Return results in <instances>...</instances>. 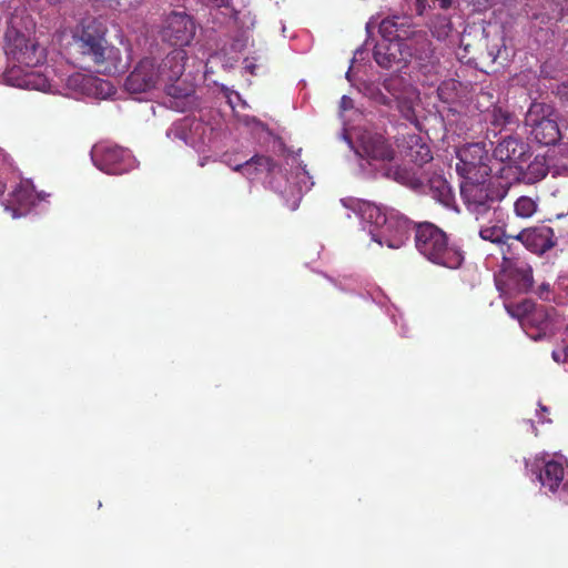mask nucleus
<instances>
[{
  "instance_id": "1",
  "label": "nucleus",
  "mask_w": 568,
  "mask_h": 568,
  "mask_svg": "<svg viewBox=\"0 0 568 568\" xmlns=\"http://www.w3.org/2000/svg\"><path fill=\"white\" fill-rule=\"evenodd\" d=\"M185 60L186 53L182 49L172 50L160 61L144 58L126 77L124 88L130 94L148 93L162 88L175 100L189 98L194 90L190 83L181 80Z\"/></svg>"
},
{
  "instance_id": "2",
  "label": "nucleus",
  "mask_w": 568,
  "mask_h": 568,
  "mask_svg": "<svg viewBox=\"0 0 568 568\" xmlns=\"http://www.w3.org/2000/svg\"><path fill=\"white\" fill-rule=\"evenodd\" d=\"M6 54L17 63L3 72L7 84L38 91H47L50 88L47 77L33 70L45 58L43 49L34 40L16 29L8 30Z\"/></svg>"
},
{
  "instance_id": "3",
  "label": "nucleus",
  "mask_w": 568,
  "mask_h": 568,
  "mask_svg": "<svg viewBox=\"0 0 568 568\" xmlns=\"http://www.w3.org/2000/svg\"><path fill=\"white\" fill-rule=\"evenodd\" d=\"M417 251L434 264L456 270L464 262V252L449 243L447 234L430 222L414 224Z\"/></svg>"
},
{
  "instance_id": "4",
  "label": "nucleus",
  "mask_w": 568,
  "mask_h": 568,
  "mask_svg": "<svg viewBox=\"0 0 568 568\" xmlns=\"http://www.w3.org/2000/svg\"><path fill=\"white\" fill-rule=\"evenodd\" d=\"M460 194L468 211L480 222L481 216L501 214L499 202L506 196L507 187L493 179L474 178L464 180Z\"/></svg>"
},
{
  "instance_id": "5",
  "label": "nucleus",
  "mask_w": 568,
  "mask_h": 568,
  "mask_svg": "<svg viewBox=\"0 0 568 568\" xmlns=\"http://www.w3.org/2000/svg\"><path fill=\"white\" fill-rule=\"evenodd\" d=\"M75 42L85 57L93 62L98 72L115 73L120 72L125 64L122 62L120 50L106 45L104 32L99 28L95 21H90L82 27L81 33Z\"/></svg>"
},
{
  "instance_id": "6",
  "label": "nucleus",
  "mask_w": 568,
  "mask_h": 568,
  "mask_svg": "<svg viewBox=\"0 0 568 568\" xmlns=\"http://www.w3.org/2000/svg\"><path fill=\"white\" fill-rule=\"evenodd\" d=\"M505 310L513 318L519 321L523 329L534 341L541 339L554 329L556 316L554 307L524 300L519 303H506Z\"/></svg>"
},
{
  "instance_id": "7",
  "label": "nucleus",
  "mask_w": 568,
  "mask_h": 568,
  "mask_svg": "<svg viewBox=\"0 0 568 568\" xmlns=\"http://www.w3.org/2000/svg\"><path fill=\"white\" fill-rule=\"evenodd\" d=\"M532 139L541 145H552L560 139L558 113L545 102H532L525 116Z\"/></svg>"
},
{
  "instance_id": "8",
  "label": "nucleus",
  "mask_w": 568,
  "mask_h": 568,
  "mask_svg": "<svg viewBox=\"0 0 568 568\" xmlns=\"http://www.w3.org/2000/svg\"><path fill=\"white\" fill-rule=\"evenodd\" d=\"M457 159L456 171L464 180L487 178L493 173L491 159L484 143L463 145L457 151Z\"/></svg>"
},
{
  "instance_id": "9",
  "label": "nucleus",
  "mask_w": 568,
  "mask_h": 568,
  "mask_svg": "<svg viewBox=\"0 0 568 568\" xmlns=\"http://www.w3.org/2000/svg\"><path fill=\"white\" fill-rule=\"evenodd\" d=\"M412 222L404 214L395 210H389L386 221L378 231L369 230L372 240L381 246L386 245L389 248H399L408 239L409 232L414 229Z\"/></svg>"
},
{
  "instance_id": "10",
  "label": "nucleus",
  "mask_w": 568,
  "mask_h": 568,
  "mask_svg": "<svg viewBox=\"0 0 568 568\" xmlns=\"http://www.w3.org/2000/svg\"><path fill=\"white\" fill-rule=\"evenodd\" d=\"M94 165L108 174H123L134 168L130 150L119 145H98L92 151Z\"/></svg>"
},
{
  "instance_id": "11",
  "label": "nucleus",
  "mask_w": 568,
  "mask_h": 568,
  "mask_svg": "<svg viewBox=\"0 0 568 568\" xmlns=\"http://www.w3.org/2000/svg\"><path fill=\"white\" fill-rule=\"evenodd\" d=\"M507 266L504 270L503 282L497 283L501 293L508 295L527 294L534 287V271L531 265L525 262H511L507 257Z\"/></svg>"
},
{
  "instance_id": "12",
  "label": "nucleus",
  "mask_w": 568,
  "mask_h": 568,
  "mask_svg": "<svg viewBox=\"0 0 568 568\" xmlns=\"http://www.w3.org/2000/svg\"><path fill=\"white\" fill-rule=\"evenodd\" d=\"M513 240L520 242L527 251L538 256L552 250L558 242L554 229L546 224L525 227Z\"/></svg>"
},
{
  "instance_id": "13",
  "label": "nucleus",
  "mask_w": 568,
  "mask_h": 568,
  "mask_svg": "<svg viewBox=\"0 0 568 568\" xmlns=\"http://www.w3.org/2000/svg\"><path fill=\"white\" fill-rule=\"evenodd\" d=\"M195 22L185 12H171L162 29V38L175 47H184L191 43L195 36Z\"/></svg>"
},
{
  "instance_id": "14",
  "label": "nucleus",
  "mask_w": 568,
  "mask_h": 568,
  "mask_svg": "<svg viewBox=\"0 0 568 568\" xmlns=\"http://www.w3.org/2000/svg\"><path fill=\"white\" fill-rule=\"evenodd\" d=\"M478 234L484 241L499 245L504 255V261H507V254H510L511 244L509 240H513L514 235H508L506 232V223L503 220V213L496 215L481 216Z\"/></svg>"
},
{
  "instance_id": "15",
  "label": "nucleus",
  "mask_w": 568,
  "mask_h": 568,
  "mask_svg": "<svg viewBox=\"0 0 568 568\" xmlns=\"http://www.w3.org/2000/svg\"><path fill=\"white\" fill-rule=\"evenodd\" d=\"M356 153L371 162H390L395 151L388 141L377 133H364L361 136Z\"/></svg>"
},
{
  "instance_id": "16",
  "label": "nucleus",
  "mask_w": 568,
  "mask_h": 568,
  "mask_svg": "<svg viewBox=\"0 0 568 568\" xmlns=\"http://www.w3.org/2000/svg\"><path fill=\"white\" fill-rule=\"evenodd\" d=\"M527 151L528 145L520 139L511 135L498 142L493 151V160L505 165L497 170V174L503 178L505 170H511L514 164H517L524 159Z\"/></svg>"
},
{
  "instance_id": "17",
  "label": "nucleus",
  "mask_w": 568,
  "mask_h": 568,
  "mask_svg": "<svg viewBox=\"0 0 568 568\" xmlns=\"http://www.w3.org/2000/svg\"><path fill=\"white\" fill-rule=\"evenodd\" d=\"M341 203L344 207L354 212L364 223L371 226L369 230L378 231L382 224L386 221L389 210H383L375 203L369 201L346 197L342 199Z\"/></svg>"
},
{
  "instance_id": "18",
  "label": "nucleus",
  "mask_w": 568,
  "mask_h": 568,
  "mask_svg": "<svg viewBox=\"0 0 568 568\" xmlns=\"http://www.w3.org/2000/svg\"><path fill=\"white\" fill-rule=\"evenodd\" d=\"M396 142L403 155L418 166H423L433 160L429 145L418 134H402L396 139Z\"/></svg>"
},
{
  "instance_id": "19",
  "label": "nucleus",
  "mask_w": 568,
  "mask_h": 568,
  "mask_svg": "<svg viewBox=\"0 0 568 568\" xmlns=\"http://www.w3.org/2000/svg\"><path fill=\"white\" fill-rule=\"evenodd\" d=\"M384 40L404 43L415 32L412 18L408 16H390L384 18L378 27Z\"/></svg>"
},
{
  "instance_id": "20",
  "label": "nucleus",
  "mask_w": 568,
  "mask_h": 568,
  "mask_svg": "<svg viewBox=\"0 0 568 568\" xmlns=\"http://www.w3.org/2000/svg\"><path fill=\"white\" fill-rule=\"evenodd\" d=\"M374 60L384 69H390L394 65L407 63V58L403 54V43L393 40H384L374 48Z\"/></svg>"
},
{
  "instance_id": "21",
  "label": "nucleus",
  "mask_w": 568,
  "mask_h": 568,
  "mask_svg": "<svg viewBox=\"0 0 568 568\" xmlns=\"http://www.w3.org/2000/svg\"><path fill=\"white\" fill-rule=\"evenodd\" d=\"M403 48L407 49L409 51L407 55L419 61L420 65H423L424 62L433 63L434 48L426 32L415 31L410 38L403 43Z\"/></svg>"
},
{
  "instance_id": "22",
  "label": "nucleus",
  "mask_w": 568,
  "mask_h": 568,
  "mask_svg": "<svg viewBox=\"0 0 568 568\" xmlns=\"http://www.w3.org/2000/svg\"><path fill=\"white\" fill-rule=\"evenodd\" d=\"M565 469L561 463L549 460L539 470L538 479L544 487L556 491L564 480Z\"/></svg>"
},
{
  "instance_id": "23",
  "label": "nucleus",
  "mask_w": 568,
  "mask_h": 568,
  "mask_svg": "<svg viewBox=\"0 0 568 568\" xmlns=\"http://www.w3.org/2000/svg\"><path fill=\"white\" fill-rule=\"evenodd\" d=\"M36 201L37 195L29 181L20 182L11 193V203L18 206L14 211H27Z\"/></svg>"
},
{
  "instance_id": "24",
  "label": "nucleus",
  "mask_w": 568,
  "mask_h": 568,
  "mask_svg": "<svg viewBox=\"0 0 568 568\" xmlns=\"http://www.w3.org/2000/svg\"><path fill=\"white\" fill-rule=\"evenodd\" d=\"M275 165V161L270 156L254 155L246 162L236 165L234 171H241L245 175L251 176L253 174L251 170L253 166L256 172H272Z\"/></svg>"
},
{
  "instance_id": "25",
  "label": "nucleus",
  "mask_w": 568,
  "mask_h": 568,
  "mask_svg": "<svg viewBox=\"0 0 568 568\" xmlns=\"http://www.w3.org/2000/svg\"><path fill=\"white\" fill-rule=\"evenodd\" d=\"M548 171L549 168L546 164L545 158L537 156L528 164L526 170L520 173V178L527 184H535L545 179Z\"/></svg>"
},
{
  "instance_id": "26",
  "label": "nucleus",
  "mask_w": 568,
  "mask_h": 568,
  "mask_svg": "<svg viewBox=\"0 0 568 568\" xmlns=\"http://www.w3.org/2000/svg\"><path fill=\"white\" fill-rule=\"evenodd\" d=\"M429 31L437 40H446L454 30L453 22L447 14H434L428 22Z\"/></svg>"
},
{
  "instance_id": "27",
  "label": "nucleus",
  "mask_w": 568,
  "mask_h": 568,
  "mask_svg": "<svg viewBox=\"0 0 568 568\" xmlns=\"http://www.w3.org/2000/svg\"><path fill=\"white\" fill-rule=\"evenodd\" d=\"M542 9L544 11L532 13V19L540 20L541 23H548L561 18L562 6L558 0H542Z\"/></svg>"
},
{
  "instance_id": "28",
  "label": "nucleus",
  "mask_w": 568,
  "mask_h": 568,
  "mask_svg": "<svg viewBox=\"0 0 568 568\" xmlns=\"http://www.w3.org/2000/svg\"><path fill=\"white\" fill-rule=\"evenodd\" d=\"M538 210V197L521 195L514 202V213L517 217L529 219Z\"/></svg>"
},
{
  "instance_id": "29",
  "label": "nucleus",
  "mask_w": 568,
  "mask_h": 568,
  "mask_svg": "<svg viewBox=\"0 0 568 568\" xmlns=\"http://www.w3.org/2000/svg\"><path fill=\"white\" fill-rule=\"evenodd\" d=\"M554 153L555 173L568 175V140L557 144Z\"/></svg>"
},
{
  "instance_id": "30",
  "label": "nucleus",
  "mask_w": 568,
  "mask_h": 568,
  "mask_svg": "<svg viewBox=\"0 0 568 568\" xmlns=\"http://www.w3.org/2000/svg\"><path fill=\"white\" fill-rule=\"evenodd\" d=\"M459 87L460 82L455 79L444 80L437 88L439 99L445 103L453 102L458 95Z\"/></svg>"
},
{
  "instance_id": "31",
  "label": "nucleus",
  "mask_w": 568,
  "mask_h": 568,
  "mask_svg": "<svg viewBox=\"0 0 568 568\" xmlns=\"http://www.w3.org/2000/svg\"><path fill=\"white\" fill-rule=\"evenodd\" d=\"M487 121L491 126L500 131L513 122V115L501 108H494L488 113Z\"/></svg>"
},
{
  "instance_id": "32",
  "label": "nucleus",
  "mask_w": 568,
  "mask_h": 568,
  "mask_svg": "<svg viewBox=\"0 0 568 568\" xmlns=\"http://www.w3.org/2000/svg\"><path fill=\"white\" fill-rule=\"evenodd\" d=\"M82 79L83 81L85 80L87 82H92V84H94V87L97 89H101V90H104L106 89L108 90V93H110L112 91V85L110 84V82L108 81H104V80H100V79H85L83 78L81 74H75L73 75L70 81H74L77 82L78 79Z\"/></svg>"
},
{
  "instance_id": "33",
  "label": "nucleus",
  "mask_w": 568,
  "mask_h": 568,
  "mask_svg": "<svg viewBox=\"0 0 568 568\" xmlns=\"http://www.w3.org/2000/svg\"><path fill=\"white\" fill-rule=\"evenodd\" d=\"M551 356L557 363H568V342L564 341L562 346L554 349Z\"/></svg>"
},
{
  "instance_id": "34",
  "label": "nucleus",
  "mask_w": 568,
  "mask_h": 568,
  "mask_svg": "<svg viewBox=\"0 0 568 568\" xmlns=\"http://www.w3.org/2000/svg\"><path fill=\"white\" fill-rule=\"evenodd\" d=\"M433 185H436V189L440 193V201L446 202L449 199L450 195V189L445 180L437 179L432 182Z\"/></svg>"
},
{
  "instance_id": "35",
  "label": "nucleus",
  "mask_w": 568,
  "mask_h": 568,
  "mask_svg": "<svg viewBox=\"0 0 568 568\" xmlns=\"http://www.w3.org/2000/svg\"><path fill=\"white\" fill-rule=\"evenodd\" d=\"M402 115L412 123H417V118L414 108L410 103H402L399 106Z\"/></svg>"
},
{
  "instance_id": "36",
  "label": "nucleus",
  "mask_w": 568,
  "mask_h": 568,
  "mask_svg": "<svg viewBox=\"0 0 568 568\" xmlns=\"http://www.w3.org/2000/svg\"><path fill=\"white\" fill-rule=\"evenodd\" d=\"M536 294L541 298V300H549V295H550V284L547 283V282H544L541 283L540 285H538L537 290H536Z\"/></svg>"
},
{
  "instance_id": "37",
  "label": "nucleus",
  "mask_w": 568,
  "mask_h": 568,
  "mask_svg": "<svg viewBox=\"0 0 568 568\" xmlns=\"http://www.w3.org/2000/svg\"><path fill=\"white\" fill-rule=\"evenodd\" d=\"M557 94L561 101L568 103V80L558 87Z\"/></svg>"
},
{
  "instance_id": "38",
  "label": "nucleus",
  "mask_w": 568,
  "mask_h": 568,
  "mask_svg": "<svg viewBox=\"0 0 568 568\" xmlns=\"http://www.w3.org/2000/svg\"><path fill=\"white\" fill-rule=\"evenodd\" d=\"M352 106H353L352 105V99L348 98L347 95H343L342 99H341V109L348 110Z\"/></svg>"
},
{
  "instance_id": "39",
  "label": "nucleus",
  "mask_w": 568,
  "mask_h": 568,
  "mask_svg": "<svg viewBox=\"0 0 568 568\" xmlns=\"http://www.w3.org/2000/svg\"><path fill=\"white\" fill-rule=\"evenodd\" d=\"M427 0H416V11L422 16L426 9Z\"/></svg>"
},
{
  "instance_id": "40",
  "label": "nucleus",
  "mask_w": 568,
  "mask_h": 568,
  "mask_svg": "<svg viewBox=\"0 0 568 568\" xmlns=\"http://www.w3.org/2000/svg\"><path fill=\"white\" fill-rule=\"evenodd\" d=\"M395 173H396V175H397V176H396V180H399V179L402 180V179H404V176H403V175H404V174H406L407 172H406V171H399V170H397Z\"/></svg>"
},
{
  "instance_id": "41",
  "label": "nucleus",
  "mask_w": 568,
  "mask_h": 568,
  "mask_svg": "<svg viewBox=\"0 0 568 568\" xmlns=\"http://www.w3.org/2000/svg\"><path fill=\"white\" fill-rule=\"evenodd\" d=\"M6 191V185L0 181V195H2Z\"/></svg>"
},
{
  "instance_id": "42",
  "label": "nucleus",
  "mask_w": 568,
  "mask_h": 568,
  "mask_svg": "<svg viewBox=\"0 0 568 568\" xmlns=\"http://www.w3.org/2000/svg\"><path fill=\"white\" fill-rule=\"evenodd\" d=\"M540 409H541L544 413H547V412H548L547 407H545V406H542V405H540Z\"/></svg>"
},
{
  "instance_id": "43",
  "label": "nucleus",
  "mask_w": 568,
  "mask_h": 568,
  "mask_svg": "<svg viewBox=\"0 0 568 568\" xmlns=\"http://www.w3.org/2000/svg\"><path fill=\"white\" fill-rule=\"evenodd\" d=\"M3 158H4L3 151L0 149V161L3 160Z\"/></svg>"
}]
</instances>
